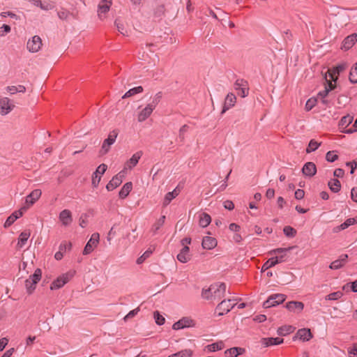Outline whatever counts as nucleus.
I'll use <instances>...</instances> for the list:
<instances>
[{
    "mask_svg": "<svg viewBox=\"0 0 357 357\" xmlns=\"http://www.w3.org/2000/svg\"><path fill=\"white\" fill-rule=\"evenodd\" d=\"M153 315L158 325L161 326L165 324V319L158 311H155Z\"/></svg>",
    "mask_w": 357,
    "mask_h": 357,
    "instance_id": "53",
    "label": "nucleus"
},
{
    "mask_svg": "<svg viewBox=\"0 0 357 357\" xmlns=\"http://www.w3.org/2000/svg\"><path fill=\"white\" fill-rule=\"evenodd\" d=\"M71 248L70 242L63 241L59 245V251L64 254L67 250H70Z\"/></svg>",
    "mask_w": 357,
    "mask_h": 357,
    "instance_id": "49",
    "label": "nucleus"
},
{
    "mask_svg": "<svg viewBox=\"0 0 357 357\" xmlns=\"http://www.w3.org/2000/svg\"><path fill=\"white\" fill-rule=\"evenodd\" d=\"M143 87L141 86L134 87L130 90H128L122 97V98H126L131 97L135 94L142 93L143 91Z\"/></svg>",
    "mask_w": 357,
    "mask_h": 357,
    "instance_id": "36",
    "label": "nucleus"
},
{
    "mask_svg": "<svg viewBox=\"0 0 357 357\" xmlns=\"http://www.w3.org/2000/svg\"><path fill=\"white\" fill-rule=\"evenodd\" d=\"M211 222V216L206 213H202L199 215V224L202 227H207Z\"/></svg>",
    "mask_w": 357,
    "mask_h": 357,
    "instance_id": "32",
    "label": "nucleus"
},
{
    "mask_svg": "<svg viewBox=\"0 0 357 357\" xmlns=\"http://www.w3.org/2000/svg\"><path fill=\"white\" fill-rule=\"evenodd\" d=\"M277 264V260H274V259L272 257L267 260L262 266V271H264Z\"/></svg>",
    "mask_w": 357,
    "mask_h": 357,
    "instance_id": "48",
    "label": "nucleus"
},
{
    "mask_svg": "<svg viewBox=\"0 0 357 357\" xmlns=\"http://www.w3.org/2000/svg\"><path fill=\"white\" fill-rule=\"evenodd\" d=\"M132 188V182H127L123 185L119 191V196L121 199H125L130 192Z\"/></svg>",
    "mask_w": 357,
    "mask_h": 357,
    "instance_id": "27",
    "label": "nucleus"
},
{
    "mask_svg": "<svg viewBox=\"0 0 357 357\" xmlns=\"http://www.w3.org/2000/svg\"><path fill=\"white\" fill-rule=\"evenodd\" d=\"M177 259L181 263H186L190 260V257L189 255L185 252H183V251L181 250L177 255Z\"/></svg>",
    "mask_w": 357,
    "mask_h": 357,
    "instance_id": "52",
    "label": "nucleus"
},
{
    "mask_svg": "<svg viewBox=\"0 0 357 357\" xmlns=\"http://www.w3.org/2000/svg\"><path fill=\"white\" fill-rule=\"evenodd\" d=\"M349 81L354 84L357 83V62L355 63L354 66L352 67L350 70Z\"/></svg>",
    "mask_w": 357,
    "mask_h": 357,
    "instance_id": "42",
    "label": "nucleus"
},
{
    "mask_svg": "<svg viewBox=\"0 0 357 357\" xmlns=\"http://www.w3.org/2000/svg\"><path fill=\"white\" fill-rule=\"evenodd\" d=\"M348 255L347 254L342 255L340 258L333 261L330 265V268L337 270L342 268L347 261Z\"/></svg>",
    "mask_w": 357,
    "mask_h": 357,
    "instance_id": "22",
    "label": "nucleus"
},
{
    "mask_svg": "<svg viewBox=\"0 0 357 357\" xmlns=\"http://www.w3.org/2000/svg\"><path fill=\"white\" fill-rule=\"evenodd\" d=\"M337 158H338V155L335 153V151H330L326 153V160L328 162H333L335 161Z\"/></svg>",
    "mask_w": 357,
    "mask_h": 357,
    "instance_id": "50",
    "label": "nucleus"
},
{
    "mask_svg": "<svg viewBox=\"0 0 357 357\" xmlns=\"http://www.w3.org/2000/svg\"><path fill=\"white\" fill-rule=\"evenodd\" d=\"M123 175L121 172L114 176L112 180L107 184L106 188L108 191H112L119 186L123 181Z\"/></svg>",
    "mask_w": 357,
    "mask_h": 357,
    "instance_id": "13",
    "label": "nucleus"
},
{
    "mask_svg": "<svg viewBox=\"0 0 357 357\" xmlns=\"http://www.w3.org/2000/svg\"><path fill=\"white\" fill-rule=\"evenodd\" d=\"M349 357H357V347L349 348L348 350Z\"/></svg>",
    "mask_w": 357,
    "mask_h": 357,
    "instance_id": "63",
    "label": "nucleus"
},
{
    "mask_svg": "<svg viewBox=\"0 0 357 357\" xmlns=\"http://www.w3.org/2000/svg\"><path fill=\"white\" fill-rule=\"evenodd\" d=\"M328 94V90L324 89V90L318 93L317 96L315 98H317L318 101L320 100L325 106H328L330 101L326 98Z\"/></svg>",
    "mask_w": 357,
    "mask_h": 357,
    "instance_id": "31",
    "label": "nucleus"
},
{
    "mask_svg": "<svg viewBox=\"0 0 357 357\" xmlns=\"http://www.w3.org/2000/svg\"><path fill=\"white\" fill-rule=\"evenodd\" d=\"M42 192L39 189H36L33 190L28 196L26 197L25 203L26 204V206H30L33 205L41 196Z\"/></svg>",
    "mask_w": 357,
    "mask_h": 357,
    "instance_id": "15",
    "label": "nucleus"
},
{
    "mask_svg": "<svg viewBox=\"0 0 357 357\" xmlns=\"http://www.w3.org/2000/svg\"><path fill=\"white\" fill-rule=\"evenodd\" d=\"M112 4V0H101L98 6V15L100 20H102L106 17Z\"/></svg>",
    "mask_w": 357,
    "mask_h": 357,
    "instance_id": "7",
    "label": "nucleus"
},
{
    "mask_svg": "<svg viewBox=\"0 0 357 357\" xmlns=\"http://www.w3.org/2000/svg\"><path fill=\"white\" fill-rule=\"evenodd\" d=\"M234 89L236 91L237 94L242 98L248 96L249 93V84L248 82L243 79H238L234 84Z\"/></svg>",
    "mask_w": 357,
    "mask_h": 357,
    "instance_id": "3",
    "label": "nucleus"
},
{
    "mask_svg": "<svg viewBox=\"0 0 357 357\" xmlns=\"http://www.w3.org/2000/svg\"><path fill=\"white\" fill-rule=\"evenodd\" d=\"M178 194H179V190H177L176 188H175L173 191L167 193L165 197V199H164L163 205L165 206H166L168 204H169L171 201L173 199H174L176 197H177L178 195Z\"/></svg>",
    "mask_w": 357,
    "mask_h": 357,
    "instance_id": "33",
    "label": "nucleus"
},
{
    "mask_svg": "<svg viewBox=\"0 0 357 357\" xmlns=\"http://www.w3.org/2000/svg\"><path fill=\"white\" fill-rule=\"evenodd\" d=\"M42 40L38 36H34L26 44L27 50L31 52H37L41 48Z\"/></svg>",
    "mask_w": 357,
    "mask_h": 357,
    "instance_id": "9",
    "label": "nucleus"
},
{
    "mask_svg": "<svg viewBox=\"0 0 357 357\" xmlns=\"http://www.w3.org/2000/svg\"><path fill=\"white\" fill-rule=\"evenodd\" d=\"M107 166L105 164H101L98 167L96 172H94V174H103L107 170Z\"/></svg>",
    "mask_w": 357,
    "mask_h": 357,
    "instance_id": "58",
    "label": "nucleus"
},
{
    "mask_svg": "<svg viewBox=\"0 0 357 357\" xmlns=\"http://www.w3.org/2000/svg\"><path fill=\"white\" fill-rule=\"evenodd\" d=\"M36 284H32L31 280L26 279L25 280V287L29 294H31L36 288Z\"/></svg>",
    "mask_w": 357,
    "mask_h": 357,
    "instance_id": "55",
    "label": "nucleus"
},
{
    "mask_svg": "<svg viewBox=\"0 0 357 357\" xmlns=\"http://www.w3.org/2000/svg\"><path fill=\"white\" fill-rule=\"evenodd\" d=\"M195 326V321L190 317H183L173 324L174 330H180L184 328L192 327Z\"/></svg>",
    "mask_w": 357,
    "mask_h": 357,
    "instance_id": "12",
    "label": "nucleus"
},
{
    "mask_svg": "<svg viewBox=\"0 0 357 357\" xmlns=\"http://www.w3.org/2000/svg\"><path fill=\"white\" fill-rule=\"evenodd\" d=\"M189 126L186 124L181 127L178 132V140L180 143L183 144L185 140V134L188 132Z\"/></svg>",
    "mask_w": 357,
    "mask_h": 357,
    "instance_id": "37",
    "label": "nucleus"
},
{
    "mask_svg": "<svg viewBox=\"0 0 357 357\" xmlns=\"http://www.w3.org/2000/svg\"><path fill=\"white\" fill-rule=\"evenodd\" d=\"M293 332V328L291 326H284L280 327L278 330V333L280 335H286Z\"/></svg>",
    "mask_w": 357,
    "mask_h": 357,
    "instance_id": "44",
    "label": "nucleus"
},
{
    "mask_svg": "<svg viewBox=\"0 0 357 357\" xmlns=\"http://www.w3.org/2000/svg\"><path fill=\"white\" fill-rule=\"evenodd\" d=\"M236 102V96L232 93H228L225 100L222 114L225 113L227 110H228L229 109H230L231 107L234 106Z\"/></svg>",
    "mask_w": 357,
    "mask_h": 357,
    "instance_id": "20",
    "label": "nucleus"
},
{
    "mask_svg": "<svg viewBox=\"0 0 357 357\" xmlns=\"http://www.w3.org/2000/svg\"><path fill=\"white\" fill-rule=\"evenodd\" d=\"M340 74V73H339L337 70H335V67H333V68H330L328 70L327 75H326V79L328 76L330 79H332V81L335 82Z\"/></svg>",
    "mask_w": 357,
    "mask_h": 357,
    "instance_id": "41",
    "label": "nucleus"
},
{
    "mask_svg": "<svg viewBox=\"0 0 357 357\" xmlns=\"http://www.w3.org/2000/svg\"><path fill=\"white\" fill-rule=\"evenodd\" d=\"M29 208V206H22L20 210L13 212L6 220L4 227L8 228L11 226L14 222L22 217L23 213Z\"/></svg>",
    "mask_w": 357,
    "mask_h": 357,
    "instance_id": "10",
    "label": "nucleus"
},
{
    "mask_svg": "<svg viewBox=\"0 0 357 357\" xmlns=\"http://www.w3.org/2000/svg\"><path fill=\"white\" fill-rule=\"evenodd\" d=\"M286 295L282 294H275L271 295L268 299L264 303L263 306L265 308L275 306L282 303L286 300Z\"/></svg>",
    "mask_w": 357,
    "mask_h": 357,
    "instance_id": "4",
    "label": "nucleus"
},
{
    "mask_svg": "<svg viewBox=\"0 0 357 357\" xmlns=\"http://www.w3.org/2000/svg\"><path fill=\"white\" fill-rule=\"evenodd\" d=\"M11 29L9 25L7 24H3L0 27V35L1 36H3L5 34L9 33Z\"/></svg>",
    "mask_w": 357,
    "mask_h": 357,
    "instance_id": "59",
    "label": "nucleus"
},
{
    "mask_svg": "<svg viewBox=\"0 0 357 357\" xmlns=\"http://www.w3.org/2000/svg\"><path fill=\"white\" fill-rule=\"evenodd\" d=\"M353 121V117L347 115L343 116L340 120V125L342 126H349Z\"/></svg>",
    "mask_w": 357,
    "mask_h": 357,
    "instance_id": "54",
    "label": "nucleus"
},
{
    "mask_svg": "<svg viewBox=\"0 0 357 357\" xmlns=\"http://www.w3.org/2000/svg\"><path fill=\"white\" fill-rule=\"evenodd\" d=\"M118 135L119 132L116 130H114L109 133L107 138L105 139L102 143L100 151V155H105L109 151L110 146L115 142Z\"/></svg>",
    "mask_w": 357,
    "mask_h": 357,
    "instance_id": "2",
    "label": "nucleus"
},
{
    "mask_svg": "<svg viewBox=\"0 0 357 357\" xmlns=\"http://www.w3.org/2000/svg\"><path fill=\"white\" fill-rule=\"evenodd\" d=\"M153 253V250L151 248H149L146 251L144 252V253L140 256L137 259V264H142L148 257L151 256V255Z\"/></svg>",
    "mask_w": 357,
    "mask_h": 357,
    "instance_id": "43",
    "label": "nucleus"
},
{
    "mask_svg": "<svg viewBox=\"0 0 357 357\" xmlns=\"http://www.w3.org/2000/svg\"><path fill=\"white\" fill-rule=\"evenodd\" d=\"M139 310H140L139 307H137V308H135V309H134V310H132L130 311V312H128V314H127L124 317V318H123L124 321H128V319H131V318L134 317L135 316H136V315L137 314V313L139 312Z\"/></svg>",
    "mask_w": 357,
    "mask_h": 357,
    "instance_id": "56",
    "label": "nucleus"
},
{
    "mask_svg": "<svg viewBox=\"0 0 357 357\" xmlns=\"http://www.w3.org/2000/svg\"><path fill=\"white\" fill-rule=\"evenodd\" d=\"M99 234L93 233L84 248L83 255H86L90 254L93 250V249L97 247L99 243Z\"/></svg>",
    "mask_w": 357,
    "mask_h": 357,
    "instance_id": "8",
    "label": "nucleus"
},
{
    "mask_svg": "<svg viewBox=\"0 0 357 357\" xmlns=\"http://www.w3.org/2000/svg\"><path fill=\"white\" fill-rule=\"evenodd\" d=\"M312 337V334L311 333L310 329L309 328H301L299 329L296 333L295 338H298L303 341H309Z\"/></svg>",
    "mask_w": 357,
    "mask_h": 357,
    "instance_id": "19",
    "label": "nucleus"
},
{
    "mask_svg": "<svg viewBox=\"0 0 357 357\" xmlns=\"http://www.w3.org/2000/svg\"><path fill=\"white\" fill-rule=\"evenodd\" d=\"M294 247H289L287 248H277L270 252L271 255H277L275 257H273L274 260H277V264L282 263L285 261L286 252L292 250Z\"/></svg>",
    "mask_w": 357,
    "mask_h": 357,
    "instance_id": "11",
    "label": "nucleus"
},
{
    "mask_svg": "<svg viewBox=\"0 0 357 357\" xmlns=\"http://www.w3.org/2000/svg\"><path fill=\"white\" fill-rule=\"evenodd\" d=\"M343 294L340 291L333 292L326 296V300L328 301H336L342 296Z\"/></svg>",
    "mask_w": 357,
    "mask_h": 357,
    "instance_id": "45",
    "label": "nucleus"
},
{
    "mask_svg": "<svg viewBox=\"0 0 357 357\" xmlns=\"http://www.w3.org/2000/svg\"><path fill=\"white\" fill-rule=\"evenodd\" d=\"M344 175V171L341 168L336 169L333 172V176L337 178H342Z\"/></svg>",
    "mask_w": 357,
    "mask_h": 357,
    "instance_id": "61",
    "label": "nucleus"
},
{
    "mask_svg": "<svg viewBox=\"0 0 357 357\" xmlns=\"http://www.w3.org/2000/svg\"><path fill=\"white\" fill-rule=\"evenodd\" d=\"M328 185L330 190L333 192H338L341 188L340 181L337 178H333L329 181Z\"/></svg>",
    "mask_w": 357,
    "mask_h": 357,
    "instance_id": "34",
    "label": "nucleus"
},
{
    "mask_svg": "<svg viewBox=\"0 0 357 357\" xmlns=\"http://www.w3.org/2000/svg\"><path fill=\"white\" fill-rule=\"evenodd\" d=\"M217 245V241L215 238L205 236L202 239V246L204 249L211 250Z\"/></svg>",
    "mask_w": 357,
    "mask_h": 357,
    "instance_id": "21",
    "label": "nucleus"
},
{
    "mask_svg": "<svg viewBox=\"0 0 357 357\" xmlns=\"http://www.w3.org/2000/svg\"><path fill=\"white\" fill-rule=\"evenodd\" d=\"M356 42H357V34L352 33L344 39L341 49L344 50H348L350 48H351Z\"/></svg>",
    "mask_w": 357,
    "mask_h": 357,
    "instance_id": "14",
    "label": "nucleus"
},
{
    "mask_svg": "<svg viewBox=\"0 0 357 357\" xmlns=\"http://www.w3.org/2000/svg\"><path fill=\"white\" fill-rule=\"evenodd\" d=\"M283 342V339L281 337H266L261 339L262 344L266 347L278 345Z\"/></svg>",
    "mask_w": 357,
    "mask_h": 357,
    "instance_id": "26",
    "label": "nucleus"
},
{
    "mask_svg": "<svg viewBox=\"0 0 357 357\" xmlns=\"http://www.w3.org/2000/svg\"><path fill=\"white\" fill-rule=\"evenodd\" d=\"M59 218L64 226H68L73 222L72 213L68 209L61 211Z\"/></svg>",
    "mask_w": 357,
    "mask_h": 357,
    "instance_id": "17",
    "label": "nucleus"
},
{
    "mask_svg": "<svg viewBox=\"0 0 357 357\" xmlns=\"http://www.w3.org/2000/svg\"><path fill=\"white\" fill-rule=\"evenodd\" d=\"M165 215H162L152 226L151 231L155 234L162 227L165 221Z\"/></svg>",
    "mask_w": 357,
    "mask_h": 357,
    "instance_id": "35",
    "label": "nucleus"
},
{
    "mask_svg": "<svg viewBox=\"0 0 357 357\" xmlns=\"http://www.w3.org/2000/svg\"><path fill=\"white\" fill-rule=\"evenodd\" d=\"M351 197L354 202H357V188H353L351 189Z\"/></svg>",
    "mask_w": 357,
    "mask_h": 357,
    "instance_id": "64",
    "label": "nucleus"
},
{
    "mask_svg": "<svg viewBox=\"0 0 357 357\" xmlns=\"http://www.w3.org/2000/svg\"><path fill=\"white\" fill-rule=\"evenodd\" d=\"M222 347H223V344L222 342H216V343H213L211 344H208L206 346V349L209 351H218V350H221L222 349Z\"/></svg>",
    "mask_w": 357,
    "mask_h": 357,
    "instance_id": "47",
    "label": "nucleus"
},
{
    "mask_svg": "<svg viewBox=\"0 0 357 357\" xmlns=\"http://www.w3.org/2000/svg\"><path fill=\"white\" fill-rule=\"evenodd\" d=\"M73 276L71 273H67L57 278L51 284L50 289L52 290L58 289L64 286Z\"/></svg>",
    "mask_w": 357,
    "mask_h": 357,
    "instance_id": "5",
    "label": "nucleus"
},
{
    "mask_svg": "<svg viewBox=\"0 0 357 357\" xmlns=\"http://www.w3.org/2000/svg\"><path fill=\"white\" fill-rule=\"evenodd\" d=\"M153 109H152L149 105H146L139 114L137 116V120L139 122H143L146 119H147L153 112Z\"/></svg>",
    "mask_w": 357,
    "mask_h": 357,
    "instance_id": "24",
    "label": "nucleus"
},
{
    "mask_svg": "<svg viewBox=\"0 0 357 357\" xmlns=\"http://www.w3.org/2000/svg\"><path fill=\"white\" fill-rule=\"evenodd\" d=\"M31 233L29 231L25 230L22 231L18 238L17 247L18 248H22L26 243L28 238H29Z\"/></svg>",
    "mask_w": 357,
    "mask_h": 357,
    "instance_id": "29",
    "label": "nucleus"
},
{
    "mask_svg": "<svg viewBox=\"0 0 357 357\" xmlns=\"http://www.w3.org/2000/svg\"><path fill=\"white\" fill-rule=\"evenodd\" d=\"M285 307L289 311L301 312L303 310L304 304L300 301H290L286 304Z\"/></svg>",
    "mask_w": 357,
    "mask_h": 357,
    "instance_id": "23",
    "label": "nucleus"
},
{
    "mask_svg": "<svg viewBox=\"0 0 357 357\" xmlns=\"http://www.w3.org/2000/svg\"><path fill=\"white\" fill-rule=\"evenodd\" d=\"M142 155V151H137L132 155V156L130 158L129 160L127 161L126 164V167L128 169H132L135 167L139 162V160Z\"/></svg>",
    "mask_w": 357,
    "mask_h": 357,
    "instance_id": "25",
    "label": "nucleus"
},
{
    "mask_svg": "<svg viewBox=\"0 0 357 357\" xmlns=\"http://www.w3.org/2000/svg\"><path fill=\"white\" fill-rule=\"evenodd\" d=\"M192 352L190 349H184L176 354H172L168 357H191Z\"/></svg>",
    "mask_w": 357,
    "mask_h": 357,
    "instance_id": "39",
    "label": "nucleus"
},
{
    "mask_svg": "<svg viewBox=\"0 0 357 357\" xmlns=\"http://www.w3.org/2000/svg\"><path fill=\"white\" fill-rule=\"evenodd\" d=\"M245 352V349L241 347H232L229 349H227L225 351L226 356H230L234 357H237L238 356L243 354Z\"/></svg>",
    "mask_w": 357,
    "mask_h": 357,
    "instance_id": "30",
    "label": "nucleus"
},
{
    "mask_svg": "<svg viewBox=\"0 0 357 357\" xmlns=\"http://www.w3.org/2000/svg\"><path fill=\"white\" fill-rule=\"evenodd\" d=\"M57 15L61 20H66L68 17L70 13L66 10L61 9L58 11Z\"/></svg>",
    "mask_w": 357,
    "mask_h": 357,
    "instance_id": "57",
    "label": "nucleus"
},
{
    "mask_svg": "<svg viewBox=\"0 0 357 357\" xmlns=\"http://www.w3.org/2000/svg\"><path fill=\"white\" fill-rule=\"evenodd\" d=\"M42 275V272L40 268H37L34 273L31 275L28 279L31 280L32 284H37L40 281Z\"/></svg>",
    "mask_w": 357,
    "mask_h": 357,
    "instance_id": "40",
    "label": "nucleus"
},
{
    "mask_svg": "<svg viewBox=\"0 0 357 357\" xmlns=\"http://www.w3.org/2000/svg\"><path fill=\"white\" fill-rule=\"evenodd\" d=\"M321 145V143L317 142L314 139H311L306 149V152L310 153L312 151H316Z\"/></svg>",
    "mask_w": 357,
    "mask_h": 357,
    "instance_id": "38",
    "label": "nucleus"
},
{
    "mask_svg": "<svg viewBox=\"0 0 357 357\" xmlns=\"http://www.w3.org/2000/svg\"><path fill=\"white\" fill-rule=\"evenodd\" d=\"M283 232L288 237H294L296 234V230L291 226H285Z\"/></svg>",
    "mask_w": 357,
    "mask_h": 357,
    "instance_id": "46",
    "label": "nucleus"
},
{
    "mask_svg": "<svg viewBox=\"0 0 357 357\" xmlns=\"http://www.w3.org/2000/svg\"><path fill=\"white\" fill-rule=\"evenodd\" d=\"M226 284L223 282L211 284L207 289H203L202 296L212 303L220 301L225 295Z\"/></svg>",
    "mask_w": 357,
    "mask_h": 357,
    "instance_id": "1",
    "label": "nucleus"
},
{
    "mask_svg": "<svg viewBox=\"0 0 357 357\" xmlns=\"http://www.w3.org/2000/svg\"><path fill=\"white\" fill-rule=\"evenodd\" d=\"M357 222V220L355 218H348L345 220L342 224H341L340 226H337L333 229V231L335 232H338L341 230H344L349 227L351 225H353Z\"/></svg>",
    "mask_w": 357,
    "mask_h": 357,
    "instance_id": "28",
    "label": "nucleus"
},
{
    "mask_svg": "<svg viewBox=\"0 0 357 357\" xmlns=\"http://www.w3.org/2000/svg\"><path fill=\"white\" fill-rule=\"evenodd\" d=\"M317 102H318L317 98H310L306 102L305 107V109L307 111L311 110L316 105Z\"/></svg>",
    "mask_w": 357,
    "mask_h": 357,
    "instance_id": "51",
    "label": "nucleus"
},
{
    "mask_svg": "<svg viewBox=\"0 0 357 357\" xmlns=\"http://www.w3.org/2000/svg\"><path fill=\"white\" fill-rule=\"evenodd\" d=\"M348 67L347 64L345 63H340L335 67V70H337L339 73H342Z\"/></svg>",
    "mask_w": 357,
    "mask_h": 357,
    "instance_id": "62",
    "label": "nucleus"
},
{
    "mask_svg": "<svg viewBox=\"0 0 357 357\" xmlns=\"http://www.w3.org/2000/svg\"><path fill=\"white\" fill-rule=\"evenodd\" d=\"M231 299L222 301L216 307V312H218L219 316H222L228 313L235 305V303H231Z\"/></svg>",
    "mask_w": 357,
    "mask_h": 357,
    "instance_id": "6",
    "label": "nucleus"
},
{
    "mask_svg": "<svg viewBox=\"0 0 357 357\" xmlns=\"http://www.w3.org/2000/svg\"><path fill=\"white\" fill-rule=\"evenodd\" d=\"M303 174L309 177H312L317 173V167L312 162H306L302 168Z\"/></svg>",
    "mask_w": 357,
    "mask_h": 357,
    "instance_id": "16",
    "label": "nucleus"
},
{
    "mask_svg": "<svg viewBox=\"0 0 357 357\" xmlns=\"http://www.w3.org/2000/svg\"><path fill=\"white\" fill-rule=\"evenodd\" d=\"M100 179H101V176L100 175L93 174V177H92V185L95 188L97 187L100 181Z\"/></svg>",
    "mask_w": 357,
    "mask_h": 357,
    "instance_id": "60",
    "label": "nucleus"
},
{
    "mask_svg": "<svg viewBox=\"0 0 357 357\" xmlns=\"http://www.w3.org/2000/svg\"><path fill=\"white\" fill-rule=\"evenodd\" d=\"M10 100L8 98H3L0 100L1 111L2 115L9 113L14 107V105L10 103Z\"/></svg>",
    "mask_w": 357,
    "mask_h": 357,
    "instance_id": "18",
    "label": "nucleus"
}]
</instances>
